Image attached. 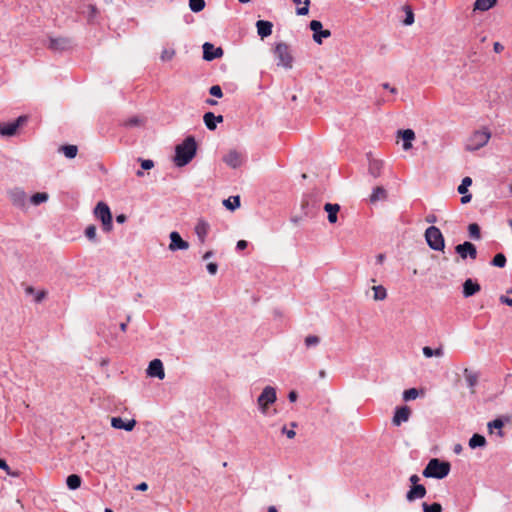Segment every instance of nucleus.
<instances>
[{
	"mask_svg": "<svg viewBox=\"0 0 512 512\" xmlns=\"http://www.w3.org/2000/svg\"><path fill=\"white\" fill-rule=\"evenodd\" d=\"M197 152V143L193 136H188L185 140L176 146L174 162L176 166L183 167L190 163Z\"/></svg>",
	"mask_w": 512,
	"mask_h": 512,
	"instance_id": "obj_1",
	"label": "nucleus"
},
{
	"mask_svg": "<svg viewBox=\"0 0 512 512\" xmlns=\"http://www.w3.org/2000/svg\"><path fill=\"white\" fill-rule=\"evenodd\" d=\"M451 469V465L447 461H441L438 458H432L422 474L427 478L443 479L445 478Z\"/></svg>",
	"mask_w": 512,
	"mask_h": 512,
	"instance_id": "obj_2",
	"label": "nucleus"
},
{
	"mask_svg": "<svg viewBox=\"0 0 512 512\" xmlns=\"http://www.w3.org/2000/svg\"><path fill=\"white\" fill-rule=\"evenodd\" d=\"M274 55L278 60L277 65L285 69H291L293 66V56L288 44L284 42L277 43L274 48Z\"/></svg>",
	"mask_w": 512,
	"mask_h": 512,
	"instance_id": "obj_3",
	"label": "nucleus"
},
{
	"mask_svg": "<svg viewBox=\"0 0 512 512\" xmlns=\"http://www.w3.org/2000/svg\"><path fill=\"white\" fill-rule=\"evenodd\" d=\"M94 215L102 223L105 232H110L113 228L112 214L109 206L105 202H98L94 208Z\"/></svg>",
	"mask_w": 512,
	"mask_h": 512,
	"instance_id": "obj_4",
	"label": "nucleus"
},
{
	"mask_svg": "<svg viewBox=\"0 0 512 512\" xmlns=\"http://www.w3.org/2000/svg\"><path fill=\"white\" fill-rule=\"evenodd\" d=\"M425 239L431 249L435 251H443L445 242L439 228L435 226L428 227L425 231Z\"/></svg>",
	"mask_w": 512,
	"mask_h": 512,
	"instance_id": "obj_5",
	"label": "nucleus"
},
{
	"mask_svg": "<svg viewBox=\"0 0 512 512\" xmlns=\"http://www.w3.org/2000/svg\"><path fill=\"white\" fill-rule=\"evenodd\" d=\"M491 137V133L487 130L475 131L466 143V150L468 151H476L482 147H484Z\"/></svg>",
	"mask_w": 512,
	"mask_h": 512,
	"instance_id": "obj_6",
	"label": "nucleus"
},
{
	"mask_svg": "<svg viewBox=\"0 0 512 512\" xmlns=\"http://www.w3.org/2000/svg\"><path fill=\"white\" fill-rule=\"evenodd\" d=\"M277 400L276 389L272 386H266L257 399V403L262 414H267L268 406Z\"/></svg>",
	"mask_w": 512,
	"mask_h": 512,
	"instance_id": "obj_7",
	"label": "nucleus"
},
{
	"mask_svg": "<svg viewBox=\"0 0 512 512\" xmlns=\"http://www.w3.org/2000/svg\"><path fill=\"white\" fill-rule=\"evenodd\" d=\"M28 121L26 115L19 116L15 121L0 123V135L3 137H13L18 133V129Z\"/></svg>",
	"mask_w": 512,
	"mask_h": 512,
	"instance_id": "obj_8",
	"label": "nucleus"
},
{
	"mask_svg": "<svg viewBox=\"0 0 512 512\" xmlns=\"http://www.w3.org/2000/svg\"><path fill=\"white\" fill-rule=\"evenodd\" d=\"M48 48L54 52H63L72 48V40L67 37L49 38Z\"/></svg>",
	"mask_w": 512,
	"mask_h": 512,
	"instance_id": "obj_9",
	"label": "nucleus"
},
{
	"mask_svg": "<svg viewBox=\"0 0 512 512\" xmlns=\"http://www.w3.org/2000/svg\"><path fill=\"white\" fill-rule=\"evenodd\" d=\"M310 29L313 31V40L321 44L323 38H328L331 36V31L328 29H323V25L318 20H312L309 24Z\"/></svg>",
	"mask_w": 512,
	"mask_h": 512,
	"instance_id": "obj_10",
	"label": "nucleus"
},
{
	"mask_svg": "<svg viewBox=\"0 0 512 512\" xmlns=\"http://www.w3.org/2000/svg\"><path fill=\"white\" fill-rule=\"evenodd\" d=\"M455 252L462 258L466 259L467 257H470L471 259H476L477 257V249L476 246L469 242L465 241L462 244H458L455 247Z\"/></svg>",
	"mask_w": 512,
	"mask_h": 512,
	"instance_id": "obj_11",
	"label": "nucleus"
},
{
	"mask_svg": "<svg viewBox=\"0 0 512 512\" xmlns=\"http://www.w3.org/2000/svg\"><path fill=\"white\" fill-rule=\"evenodd\" d=\"M223 49L221 47H214L213 44L205 42L203 44V59L212 61L223 56Z\"/></svg>",
	"mask_w": 512,
	"mask_h": 512,
	"instance_id": "obj_12",
	"label": "nucleus"
},
{
	"mask_svg": "<svg viewBox=\"0 0 512 512\" xmlns=\"http://www.w3.org/2000/svg\"><path fill=\"white\" fill-rule=\"evenodd\" d=\"M411 416V409L408 406L397 407L392 419L395 426H400L403 422H407Z\"/></svg>",
	"mask_w": 512,
	"mask_h": 512,
	"instance_id": "obj_13",
	"label": "nucleus"
},
{
	"mask_svg": "<svg viewBox=\"0 0 512 512\" xmlns=\"http://www.w3.org/2000/svg\"><path fill=\"white\" fill-rule=\"evenodd\" d=\"M147 374L150 377H157V378H159L161 380L164 379L165 372H164V367H163L162 361L160 359L152 360L149 363V366H148V369H147Z\"/></svg>",
	"mask_w": 512,
	"mask_h": 512,
	"instance_id": "obj_14",
	"label": "nucleus"
},
{
	"mask_svg": "<svg viewBox=\"0 0 512 512\" xmlns=\"http://www.w3.org/2000/svg\"><path fill=\"white\" fill-rule=\"evenodd\" d=\"M189 248V243L183 240L180 234L176 231L170 233L169 249L171 251L186 250Z\"/></svg>",
	"mask_w": 512,
	"mask_h": 512,
	"instance_id": "obj_15",
	"label": "nucleus"
},
{
	"mask_svg": "<svg viewBox=\"0 0 512 512\" xmlns=\"http://www.w3.org/2000/svg\"><path fill=\"white\" fill-rule=\"evenodd\" d=\"M223 161L231 168H238L242 165V156L236 150L229 151L224 157Z\"/></svg>",
	"mask_w": 512,
	"mask_h": 512,
	"instance_id": "obj_16",
	"label": "nucleus"
},
{
	"mask_svg": "<svg viewBox=\"0 0 512 512\" xmlns=\"http://www.w3.org/2000/svg\"><path fill=\"white\" fill-rule=\"evenodd\" d=\"M136 425V420L131 419L124 421L121 417H113L111 419V426L115 429H123L125 431H132Z\"/></svg>",
	"mask_w": 512,
	"mask_h": 512,
	"instance_id": "obj_17",
	"label": "nucleus"
},
{
	"mask_svg": "<svg viewBox=\"0 0 512 512\" xmlns=\"http://www.w3.org/2000/svg\"><path fill=\"white\" fill-rule=\"evenodd\" d=\"M426 493H427L426 488L422 484L411 486L409 491L406 494V499L409 502H412L416 499H421V498L425 497Z\"/></svg>",
	"mask_w": 512,
	"mask_h": 512,
	"instance_id": "obj_18",
	"label": "nucleus"
},
{
	"mask_svg": "<svg viewBox=\"0 0 512 512\" xmlns=\"http://www.w3.org/2000/svg\"><path fill=\"white\" fill-rule=\"evenodd\" d=\"M210 225L207 221L204 219H199L196 226H195V233L200 241V243H204L206 240V237L209 233Z\"/></svg>",
	"mask_w": 512,
	"mask_h": 512,
	"instance_id": "obj_19",
	"label": "nucleus"
},
{
	"mask_svg": "<svg viewBox=\"0 0 512 512\" xmlns=\"http://www.w3.org/2000/svg\"><path fill=\"white\" fill-rule=\"evenodd\" d=\"M204 123L209 130H215L217 123H222L224 118L222 115L215 116L213 112H206L203 116Z\"/></svg>",
	"mask_w": 512,
	"mask_h": 512,
	"instance_id": "obj_20",
	"label": "nucleus"
},
{
	"mask_svg": "<svg viewBox=\"0 0 512 512\" xmlns=\"http://www.w3.org/2000/svg\"><path fill=\"white\" fill-rule=\"evenodd\" d=\"M481 290L480 285L472 279H466L463 283V296L465 298L471 297Z\"/></svg>",
	"mask_w": 512,
	"mask_h": 512,
	"instance_id": "obj_21",
	"label": "nucleus"
},
{
	"mask_svg": "<svg viewBox=\"0 0 512 512\" xmlns=\"http://www.w3.org/2000/svg\"><path fill=\"white\" fill-rule=\"evenodd\" d=\"M398 137L403 140V149L409 150L412 148V141L415 139V133L412 129L399 130Z\"/></svg>",
	"mask_w": 512,
	"mask_h": 512,
	"instance_id": "obj_22",
	"label": "nucleus"
},
{
	"mask_svg": "<svg viewBox=\"0 0 512 512\" xmlns=\"http://www.w3.org/2000/svg\"><path fill=\"white\" fill-rule=\"evenodd\" d=\"M257 33L263 39L272 34L273 24L270 21L258 20L256 22Z\"/></svg>",
	"mask_w": 512,
	"mask_h": 512,
	"instance_id": "obj_23",
	"label": "nucleus"
},
{
	"mask_svg": "<svg viewBox=\"0 0 512 512\" xmlns=\"http://www.w3.org/2000/svg\"><path fill=\"white\" fill-rule=\"evenodd\" d=\"M465 380L467 382L468 387L471 389V393H475V387L478 384L479 373L474 372L468 368H465L463 371Z\"/></svg>",
	"mask_w": 512,
	"mask_h": 512,
	"instance_id": "obj_24",
	"label": "nucleus"
},
{
	"mask_svg": "<svg viewBox=\"0 0 512 512\" xmlns=\"http://www.w3.org/2000/svg\"><path fill=\"white\" fill-rule=\"evenodd\" d=\"M324 210L328 214V221L332 224L337 222V214L340 210V206L338 204L326 203L324 205Z\"/></svg>",
	"mask_w": 512,
	"mask_h": 512,
	"instance_id": "obj_25",
	"label": "nucleus"
},
{
	"mask_svg": "<svg viewBox=\"0 0 512 512\" xmlns=\"http://www.w3.org/2000/svg\"><path fill=\"white\" fill-rule=\"evenodd\" d=\"M382 168H383V162L381 160H377V159L369 160L368 171H369V174L371 176H373L374 178L380 177Z\"/></svg>",
	"mask_w": 512,
	"mask_h": 512,
	"instance_id": "obj_26",
	"label": "nucleus"
},
{
	"mask_svg": "<svg viewBox=\"0 0 512 512\" xmlns=\"http://www.w3.org/2000/svg\"><path fill=\"white\" fill-rule=\"evenodd\" d=\"M387 199V191L382 186H377L373 189L372 194L369 197L371 203H376L379 200Z\"/></svg>",
	"mask_w": 512,
	"mask_h": 512,
	"instance_id": "obj_27",
	"label": "nucleus"
},
{
	"mask_svg": "<svg viewBox=\"0 0 512 512\" xmlns=\"http://www.w3.org/2000/svg\"><path fill=\"white\" fill-rule=\"evenodd\" d=\"M11 201L16 206H24L26 202V194L21 190H14L10 193Z\"/></svg>",
	"mask_w": 512,
	"mask_h": 512,
	"instance_id": "obj_28",
	"label": "nucleus"
},
{
	"mask_svg": "<svg viewBox=\"0 0 512 512\" xmlns=\"http://www.w3.org/2000/svg\"><path fill=\"white\" fill-rule=\"evenodd\" d=\"M25 293L27 295H34V301L36 303L42 302L46 298V296H47V291L46 290H40V291L36 292L34 287H32V286H27L25 288Z\"/></svg>",
	"mask_w": 512,
	"mask_h": 512,
	"instance_id": "obj_29",
	"label": "nucleus"
},
{
	"mask_svg": "<svg viewBox=\"0 0 512 512\" xmlns=\"http://www.w3.org/2000/svg\"><path fill=\"white\" fill-rule=\"evenodd\" d=\"M486 445V439L483 435L475 433L469 440V447L475 449L478 447H484Z\"/></svg>",
	"mask_w": 512,
	"mask_h": 512,
	"instance_id": "obj_30",
	"label": "nucleus"
},
{
	"mask_svg": "<svg viewBox=\"0 0 512 512\" xmlns=\"http://www.w3.org/2000/svg\"><path fill=\"white\" fill-rule=\"evenodd\" d=\"M82 479L77 474H71L66 478V485L70 490H76L80 488Z\"/></svg>",
	"mask_w": 512,
	"mask_h": 512,
	"instance_id": "obj_31",
	"label": "nucleus"
},
{
	"mask_svg": "<svg viewBox=\"0 0 512 512\" xmlns=\"http://www.w3.org/2000/svg\"><path fill=\"white\" fill-rule=\"evenodd\" d=\"M497 0H476L474 3V10L487 11L491 9Z\"/></svg>",
	"mask_w": 512,
	"mask_h": 512,
	"instance_id": "obj_32",
	"label": "nucleus"
},
{
	"mask_svg": "<svg viewBox=\"0 0 512 512\" xmlns=\"http://www.w3.org/2000/svg\"><path fill=\"white\" fill-rule=\"evenodd\" d=\"M223 205L228 210L234 211L236 208L240 207V196L236 195V196H232L228 199H225L223 201Z\"/></svg>",
	"mask_w": 512,
	"mask_h": 512,
	"instance_id": "obj_33",
	"label": "nucleus"
},
{
	"mask_svg": "<svg viewBox=\"0 0 512 512\" xmlns=\"http://www.w3.org/2000/svg\"><path fill=\"white\" fill-rule=\"evenodd\" d=\"M83 13L86 15L87 21L89 23H93L95 18L99 14V10L97 9V7L95 5L89 4V5H87V10L83 11Z\"/></svg>",
	"mask_w": 512,
	"mask_h": 512,
	"instance_id": "obj_34",
	"label": "nucleus"
},
{
	"mask_svg": "<svg viewBox=\"0 0 512 512\" xmlns=\"http://www.w3.org/2000/svg\"><path fill=\"white\" fill-rule=\"evenodd\" d=\"M422 352H423L424 356L427 357V358H430V357H433V356L441 357L444 354L442 347H438L436 349H432L429 346H425V347H423Z\"/></svg>",
	"mask_w": 512,
	"mask_h": 512,
	"instance_id": "obj_35",
	"label": "nucleus"
},
{
	"mask_svg": "<svg viewBox=\"0 0 512 512\" xmlns=\"http://www.w3.org/2000/svg\"><path fill=\"white\" fill-rule=\"evenodd\" d=\"M372 290L374 292L373 299L375 301H382L387 297V291L382 285L373 286Z\"/></svg>",
	"mask_w": 512,
	"mask_h": 512,
	"instance_id": "obj_36",
	"label": "nucleus"
},
{
	"mask_svg": "<svg viewBox=\"0 0 512 512\" xmlns=\"http://www.w3.org/2000/svg\"><path fill=\"white\" fill-rule=\"evenodd\" d=\"M320 342L321 338L317 335H308L304 339V344L307 349L318 346Z\"/></svg>",
	"mask_w": 512,
	"mask_h": 512,
	"instance_id": "obj_37",
	"label": "nucleus"
},
{
	"mask_svg": "<svg viewBox=\"0 0 512 512\" xmlns=\"http://www.w3.org/2000/svg\"><path fill=\"white\" fill-rule=\"evenodd\" d=\"M60 150L69 159H72V158L76 157L77 152H78V148L75 145H64V146H61Z\"/></svg>",
	"mask_w": 512,
	"mask_h": 512,
	"instance_id": "obj_38",
	"label": "nucleus"
},
{
	"mask_svg": "<svg viewBox=\"0 0 512 512\" xmlns=\"http://www.w3.org/2000/svg\"><path fill=\"white\" fill-rule=\"evenodd\" d=\"M48 200V194L45 192H38L35 193L30 201L33 205H40L43 202H46Z\"/></svg>",
	"mask_w": 512,
	"mask_h": 512,
	"instance_id": "obj_39",
	"label": "nucleus"
},
{
	"mask_svg": "<svg viewBox=\"0 0 512 512\" xmlns=\"http://www.w3.org/2000/svg\"><path fill=\"white\" fill-rule=\"evenodd\" d=\"M504 426V422L500 419V418H497V419H494L493 421H490L488 423V429L490 432H492V429H498V435L499 436H503V432H502V427Z\"/></svg>",
	"mask_w": 512,
	"mask_h": 512,
	"instance_id": "obj_40",
	"label": "nucleus"
},
{
	"mask_svg": "<svg viewBox=\"0 0 512 512\" xmlns=\"http://www.w3.org/2000/svg\"><path fill=\"white\" fill-rule=\"evenodd\" d=\"M422 508H423V512H442V506L440 503H437V502H434L432 504L423 502Z\"/></svg>",
	"mask_w": 512,
	"mask_h": 512,
	"instance_id": "obj_41",
	"label": "nucleus"
},
{
	"mask_svg": "<svg viewBox=\"0 0 512 512\" xmlns=\"http://www.w3.org/2000/svg\"><path fill=\"white\" fill-rule=\"evenodd\" d=\"M189 7L191 11L198 13L201 12L205 8L204 0H189Z\"/></svg>",
	"mask_w": 512,
	"mask_h": 512,
	"instance_id": "obj_42",
	"label": "nucleus"
},
{
	"mask_svg": "<svg viewBox=\"0 0 512 512\" xmlns=\"http://www.w3.org/2000/svg\"><path fill=\"white\" fill-rule=\"evenodd\" d=\"M506 256L503 253H498L494 256V258L491 261V264L493 266L503 268L506 265Z\"/></svg>",
	"mask_w": 512,
	"mask_h": 512,
	"instance_id": "obj_43",
	"label": "nucleus"
},
{
	"mask_svg": "<svg viewBox=\"0 0 512 512\" xmlns=\"http://www.w3.org/2000/svg\"><path fill=\"white\" fill-rule=\"evenodd\" d=\"M472 185V179L469 176H466L462 179L461 184L458 186L457 191L459 194H464L468 192V187Z\"/></svg>",
	"mask_w": 512,
	"mask_h": 512,
	"instance_id": "obj_44",
	"label": "nucleus"
},
{
	"mask_svg": "<svg viewBox=\"0 0 512 512\" xmlns=\"http://www.w3.org/2000/svg\"><path fill=\"white\" fill-rule=\"evenodd\" d=\"M403 10L405 11L406 17L403 21L404 25H412L414 23V13L412 8L409 5H405L403 7Z\"/></svg>",
	"mask_w": 512,
	"mask_h": 512,
	"instance_id": "obj_45",
	"label": "nucleus"
},
{
	"mask_svg": "<svg viewBox=\"0 0 512 512\" xmlns=\"http://www.w3.org/2000/svg\"><path fill=\"white\" fill-rule=\"evenodd\" d=\"M468 231H469V235L471 238L476 239V240L481 238L480 227L478 224H476V223L470 224L468 226Z\"/></svg>",
	"mask_w": 512,
	"mask_h": 512,
	"instance_id": "obj_46",
	"label": "nucleus"
},
{
	"mask_svg": "<svg viewBox=\"0 0 512 512\" xmlns=\"http://www.w3.org/2000/svg\"><path fill=\"white\" fill-rule=\"evenodd\" d=\"M419 391L416 388H410L403 392V399L405 401H411L418 397Z\"/></svg>",
	"mask_w": 512,
	"mask_h": 512,
	"instance_id": "obj_47",
	"label": "nucleus"
},
{
	"mask_svg": "<svg viewBox=\"0 0 512 512\" xmlns=\"http://www.w3.org/2000/svg\"><path fill=\"white\" fill-rule=\"evenodd\" d=\"M85 236L92 242L97 241L96 226L88 225L85 229Z\"/></svg>",
	"mask_w": 512,
	"mask_h": 512,
	"instance_id": "obj_48",
	"label": "nucleus"
},
{
	"mask_svg": "<svg viewBox=\"0 0 512 512\" xmlns=\"http://www.w3.org/2000/svg\"><path fill=\"white\" fill-rule=\"evenodd\" d=\"M176 52L174 49H163V51L161 52V55H160V59L161 61L163 62H166V61H170L173 59V57L175 56Z\"/></svg>",
	"mask_w": 512,
	"mask_h": 512,
	"instance_id": "obj_49",
	"label": "nucleus"
},
{
	"mask_svg": "<svg viewBox=\"0 0 512 512\" xmlns=\"http://www.w3.org/2000/svg\"><path fill=\"white\" fill-rule=\"evenodd\" d=\"M209 93L217 98H221L223 96L222 89L219 85H213L209 89Z\"/></svg>",
	"mask_w": 512,
	"mask_h": 512,
	"instance_id": "obj_50",
	"label": "nucleus"
},
{
	"mask_svg": "<svg viewBox=\"0 0 512 512\" xmlns=\"http://www.w3.org/2000/svg\"><path fill=\"white\" fill-rule=\"evenodd\" d=\"M139 161L143 170H150L154 167V162L150 159H139Z\"/></svg>",
	"mask_w": 512,
	"mask_h": 512,
	"instance_id": "obj_51",
	"label": "nucleus"
},
{
	"mask_svg": "<svg viewBox=\"0 0 512 512\" xmlns=\"http://www.w3.org/2000/svg\"><path fill=\"white\" fill-rule=\"evenodd\" d=\"M217 270H218V265L215 262H210L207 264V271L211 275H215L217 273Z\"/></svg>",
	"mask_w": 512,
	"mask_h": 512,
	"instance_id": "obj_52",
	"label": "nucleus"
},
{
	"mask_svg": "<svg viewBox=\"0 0 512 512\" xmlns=\"http://www.w3.org/2000/svg\"><path fill=\"white\" fill-rule=\"evenodd\" d=\"M282 433L285 434L289 439H293L296 432L293 429H287L285 426L282 428Z\"/></svg>",
	"mask_w": 512,
	"mask_h": 512,
	"instance_id": "obj_53",
	"label": "nucleus"
},
{
	"mask_svg": "<svg viewBox=\"0 0 512 512\" xmlns=\"http://www.w3.org/2000/svg\"><path fill=\"white\" fill-rule=\"evenodd\" d=\"M499 300H500V302L502 304H505V305H508V306H512V298H510L508 296L501 295Z\"/></svg>",
	"mask_w": 512,
	"mask_h": 512,
	"instance_id": "obj_54",
	"label": "nucleus"
},
{
	"mask_svg": "<svg viewBox=\"0 0 512 512\" xmlns=\"http://www.w3.org/2000/svg\"><path fill=\"white\" fill-rule=\"evenodd\" d=\"M0 468L4 469L9 475H16L15 473L10 472V468L7 465L6 461L4 459L0 458Z\"/></svg>",
	"mask_w": 512,
	"mask_h": 512,
	"instance_id": "obj_55",
	"label": "nucleus"
},
{
	"mask_svg": "<svg viewBox=\"0 0 512 512\" xmlns=\"http://www.w3.org/2000/svg\"><path fill=\"white\" fill-rule=\"evenodd\" d=\"M309 13V9L305 6H302V7H298L296 9V14L299 15V16H305Z\"/></svg>",
	"mask_w": 512,
	"mask_h": 512,
	"instance_id": "obj_56",
	"label": "nucleus"
},
{
	"mask_svg": "<svg viewBox=\"0 0 512 512\" xmlns=\"http://www.w3.org/2000/svg\"><path fill=\"white\" fill-rule=\"evenodd\" d=\"M462 197H461V203L462 204H467L471 201L472 199V195L470 193H464V194H461Z\"/></svg>",
	"mask_w": 512,
	"mask_h": 512,
	"instance_id": "obj_57",
	"label": "nucleus"
},
{
	"mask_svg": "<svg viewBox=\"0 0 512 512\" xmlns=\"http://www.w3.org/2000/svg\"><path fill=\"white\" fill-rule=\"evenodd\" d=\"M247 246H248V242L245 240H239L236 244V248L238 250H244L245 248H247Z\"/></svg>",
	"mask_w": 512,
	"mask_h": 512,
	"instance_id": "obj_58",
	"label": "nucleus"
},
{
	"mask_svg": "<svg viewBox=\"0 0 512 512\" xmlns=\"http://www.w3.org/2000/svg\"><path fill=\"white\" fill-rule=\"evenodd\" d=\"M409 481L412 483V486L420 485L418 482L420 481V478L417 474H413L410 476Z\"/></svg>",
	"mask_w": 512,
	"mask_h": 512,
	"instance_id": "obj_59",
	"label": "nucleus"
},
{
	"mask_svg": "<svg viewBox=\"0 0 512 512\" xmlns=\"http://www.w3.org/2000/svg\"><path fill=\"white\" fill-rule=\"evenodd\" d=\"M493 49L496 53H501L504 50V46L499 42H495L493 45Z\"/></svg>",
	"mask_w": 512,
	"mask_h": 512,
	"instance_id": "obj_60",
	"label": "nucleus"
},
{
	"mask_svg": "<svg viewBox=\"0 0 512 512\" xmlns=\"http://www.w3.org/2000/svg\"><path fill=\"white\" fill-rule=\"evenodd\" d=\"M298 398V394L296 391H290L289 394H288V399L289 401L291 402H295Z\"/></svg>",
	"mask_w": 512,
	"mask_h": 512,
	"instance_id": "obj_61",
	"label": "nucleus"
},
{
	"mask_svg": "<svg viewBox=\"0 0 512 512\" xmlns=\"http://www.w3.org/2000/svg\"><path fill=\"white\" fill-rule=\"evenodd\" d=\"M126 220H127V217H126V215H124V214H119V215H117V216H116V222H117V223L122 224V223H124Z\"/></svg>",
	"mask_w": 512,
	"mask_h": 512,
	"instance_id": "obj_62",
	"label": "nucleus"
},
{
	"mask_svg": "<svg viewBox=\"0 0 512 512\" xmlns=\"http://www.w3.org/2000/svg\"><path fill=\"white\" fill-rule=\"evenodd\" d=\"M147 489H148V485L145 482H142L137 486V490H140V491H146Z\"/></svg>",
	"mask_w": 512,
	"mask_h": 512,
	"instance_id": "obj_63",
	"label": "nucleus"
},
{
	"mask_svg": "<svg viewBox=\"0 0 512 512\" xmlns=\"http://www.w3.org/2000/svg\"><path fill=\"white\" fill-rule=\"evenodd\" d=\"M384 259H385V255L384 254H378L377 257H376V260H377L378 264H382Z\"/></svg>",
	"mask_w": 512,
	"mask_h": 512,
	"instance_id": "obj_64",
	"label": "nucleus"
}]
</instances>
